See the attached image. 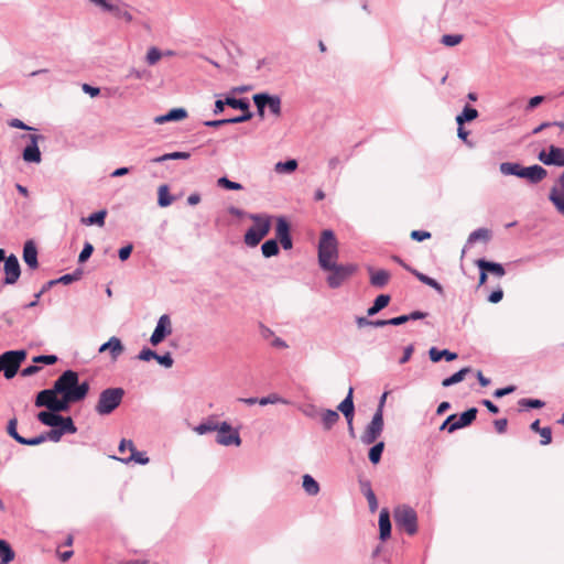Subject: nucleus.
I'll return each mask as SVG.
<instances>
[{"label":"nucleus","mask_w":564,"mask_h":564,"mask_svg":"<svg viewBox=\"0 0 564 564\" xmlns=\"http://www.w3.org/2000/svg\"><path fill=\"white\" fill-rule=\"evenodd\" d=\"M89 392V382H79L74 370H65L51 389L40 391L35 398V406L46 408L53 412H66L69 405L83 401Z\"/></svg>","instance_id":"nucleus-1"},{"label":"nucleus","mask_w":564,"mask_h":564,"mask_svg":"<svg viewBox=\"0 0 564 564\" xmlns=\"http://www.w3.org/2000/svg\"><path fill=\"white\" fill-rule=\"evenodd\" d=\"M338 256V242L334 231L330 229L323 230L318 242V264L321 269L330 268L333 262H337Z\"/></svg>","instance_id":"nucleus-2"},{"label":"nucleus","mask_w":564,"mask_h":564,"mask_svg":"<svg viewBox=\"0 0 564 564\" xmlns=\"http://www.w3.org/2000/svg\"><path fill=\"white\" fill-rule=\"evenodd\" d=\"M250 219L253 225L245 234V243L249 247H256L269 234L271 219L267 215L251 214Z\"/></svg>","instance_id":"nucleus-3"},{"label":"nucleus","mask_w":564,"mask_h":564,"mask_svg":"<svg viewBox=\"0 0 564 564\" xmlns=\"http://www.w3.org/2000/svg\"><path fill=\"white\" fill-rule=\"evenodd\" d=\"M123 397L124 390L122 388H107L100 392L95 411L99 415H108L120 405Z\"/></svg>","instance_id":"nucleus-4"},{"label":"nucleus","mask_w":564,"mask_h":564,"mask_svg":"<svg viewBox=\"0 0 564 564\" xmlns=\"http://www.w3.org/2000/svg\"><path fill=\"white\" fill-rule=\"evenodd\" d=\"M393 518L397 527L404 530L409 535L417 532V516L415 510L408 505H400L393 510Z\"/></svg>","instance_id":"nucleus-5"},{"label":"nucleus","mask_w":564,"mask_h":564,"mask_svg":"<svg viewBox=\"0 0 564 564\" xmlns=\"http://www.w3.org/2000/svg\"><path fill=\"white\" fill-rule=\"evenodd\" d=\"M104 12L112 14L116 19L123 20L127 23L132 22L133 17L130 13V6L122 0H89Z\"/></svg>","instance_id":"nucleus-6"},{"label":"nucleus","mask_w":564,"mask_h":564,"mask_svg":"<svg viewBox=\"0 0 564 564\" xmlns=\"http://www.w3.org/2000/svg\"><path fill=\"white\" fill-rule=\"evenodd\" d=\"M25 357L26 351L22 349L3 352L0 355V372L2 371L7 379H12Z\"/></svg>","instance_id":"nucleus-7"},{"label":"nucleus","mask_w":564,"mask_h":564,"mask_svg":"<svg viewBox=\"0 0 564 564\" xmlns=\"http://www.w3.org/2000/svg\"><path fill=\"white\" fill-rule=\"evenodd\" d=\"M322 270L329 272L326 279L328 286L337 289L357 271V265L352 263L338 264L337 262H333L330 268H323Z\"/></svg>","instance_id":"nucleus-8"},{"label":"nucleus","mask_w":564,"mask_h":564,"mask_svg":"<svg viewBox=\"0 0 564 564\" xmlns=\"http://www.w3.org/2000/svg\"><path fill=\"white\" fill-rule=\"evenodd\" d=\"M252 99L261 118L264 117L265 108H269L270 112L276 117L281 115V98L279 96L260 93L253 95Z\"/></svg>","instance_id":"nucleus-9"},{"label":"nucleus","mask_w":564,"mask_h":564,"mask_svg":"<svg viewBox=\"0 0 564 564\" xmlns=\"http://www.w3.org/2000/svg\"><path fill=\"white\" fill-rule=\"evenodd\" d=\"M477 412L478 411L476 408H470L463 412L459 417H457L455 414H452L443 422L441 430L446 429L448 433H453L456 430L468 426L473 423V421H475Z\"/></svg>","instance_id":"nucleus-10"},{"label":"nucleus","mask_w":564,"mask_h":564,"mask_svg":"<svg viewBox=\"0 0 564 564\" xmlns=\"http://www.w3.org/2000/svg\"><path fill=\"white\" fill-rule=\"evenodd\" d=\"M383 416H381L380 411H376L372 420L366 426L365 432L360 436V441L365 445L373 444L383 431Z\"/></svg>","instance_id":"nucleus-11"},{"label":"nucleus","mask_w":564,"mask_h":564,"mask_svg":"<svg viewBox=\"0 0 564 564\" xmlns=\"http://www.w3.org/2000/svg\"><path fill=\"white\" fill-rule=\"evenodd\" d=\"M216 442L224 446L236 445L239 446L241 444V438L238 430L232 429V426L227 422H221L217 429Z\"/></svg>","instance_id":"nucleus-12"},{"label":"nucleus","mask_w":564,"mask_h":564,"mask_svg":"<svg viewBox=\"0 0 564 564\" xmlns=\"http://www.w3.org/2000/svg\"><path fill=\"white\" fill-rule=\"evenodd\" d=\"M23 138L29 139V144L23 149L22 159L26 163L39 164L42 161V154L37 143L40 140H43L44 137L41 134H29L23 135Z\"/></svg>","instance_id":"nucleus-13"},{"label":"nucleus","mask_w":564,"mask_h":564,"mask_svg":"<svg viewBox=\"0 0 564 564\" xmlns=\"http://www.w3.org/2000/svg\"><path fill=\"white\" fill-rule=\"evenodd\" d=\"M4 279L3 284L12 285L15 284L21 275V267L18 258L14 254H10L3 265Z\"/></svg>","instance_id":"nucleus-14"},{"label":"nucleus","mask_w":564,"mask_h":564,"mask_svg":"<svg viewBox=\"0 0 564 564\" xmlns=\"http://www.w3.org/2000/svg\"><path fill=\"white\" fill-rule=\"evenodd\" d=\"M172 333V326H171V319L170 316L166 314H163L160 316L156 326L154 328V332L152 333L150 337V343L153 346L159 345L162 343L166 336H169Z\"/></svg>","instance_id":"nucleus-15"},{"label":"nucleus","mask_w":564,"mask_h":564,"mask_svg":"<svg viewBox=\"0 0 564 564\" xmlns=\"http://www.w3.org/2000/svg\"><path fill=\"white\" fill-rule=\"evenodd\" d=\"M539 160L545 165L564 166V149L555 145L549 148V153L541 151Z\"/></svg>","instance_id":"nucleus-16"},{"label":"nucleus","mask_w":564,"mask_h":564,"mask_svg":"<svg viewBox=\"0 0 564 564\" xmlns=\"http://www.w3.org/2000/svg\"><path fill=\"white\" fill-rule=\"evenodd\" d=\"M367 271L370 276V279H369L370 284L377 289H381V288L386 286L391 278V274L388 270H383V269L376 270L372 267H368Z\"/></svg>","instance_id":"nucleus-17"},{"label":"nucleus","mask_w":564,"mask_h":564,"mask_svg":"<svg viewBox=\"0 0 564 564\" xmlns=\"http://www.w3.org/2000/svg\"><path fill=\"white\" fill-rule=\"evenodd\" d=\"M107 350L110 351L112 360H117L118 357L123 352L124 347L120 338L112 336L108 339V341L104 343L98 349L99 352H105Z\"/></svg>","instance_id":"nucleus-18"},{"label":"nucleus","mask_w":564,"mask_h":564,"mask_svg":"<svg viewBox=\"0 0 564 564\" xmlns=\"http://www.w3.org/2000/svg\"><path fill=\"white\" fill-rule=\"evenodd\" d=\"M547 175V171L541 165L534 164L524 169L523 177L531 184H538Z\"/></svg>","instance_id":"nucleus-19"},{"label":"nucleus","mask_w":564,"mask_h":564,"mask_svg":"<svg viewBox=\"0 0 564 564\" xmlns=\"http://www.w3.org/2000/svg\"><path fill=\"white\" fill-rule=\"evenodd\" d=\"M23 261L32 270H35L39 267L37 249H36L35 243L32 240H29L24 243Z\"/></svg>","instance_id":"nucleus-20"},{"label":"nucleus","mask_w":564,"mask_h":564,"mask_svg":"<svg viewBox=\"0 0 564 564\" xmlns=\"http://www.w3.org/2000/svg\"><path fill=\"white\" fill-rule=\"evenodd\" d=\"M187 117V111L184 108H173L165 115H161L154 118V122L162 124L169 121H180Z\"/></svg>","instance_id":"nucleus-21"},{"label":"nucleus","mask_w":564,"mask_h":564,"mask_svg":"<svg viewBox=\"0 0 564 564\" xmlns=\"http://www.w3.org/2000/svg\"><path fill=\"white\" fill-rule=\"evenodd\" d=\"M475 264L478 267V269L486 270L487 272H490L499 278L503 276L506 274V270L501 263L488 261L484 258L477 259L475 261Z\"/></svg>","instance_id":"nucleus-22"},{"label":"nucleus","mask_w":564,"mask_h":564,"mask_svg":"<svg viewBox=\"0 0 564 564\" xmlns=\"http://www.w3.org/2000/svg\"><path fill=\"white\" fill-rule=\"evenodd\" d=\"M59 413L61 412H53L47 409V411H41L37 414V420L46 426L57 427L63 421V416Z\"/></svg>","instance_id":"nucleus-23"},{"label":"nucleus","mask_w":564,"mask_h":564,"mask_svg":"<svg viewBox=\"0 0 564 564\" xmlns=\"http://www.w3.org/2000/svg\"><path fill=\"white\" fill-rule=\"evenodd\" d=\"M379 532L382 541L388 540L391 536V521L390 514L387 509H382L379 514Z\"/></svg>","instance_id":"nucleus-24"},{"label":"nucleus","mask_w":564,"mask_h":564,"mask_svg":"<svg viewBox=\"0 0 564 564\" xmlns=\"http://www.w3.org/2000/svg\"><path fill=\"white\" fill-rule=\"evenodd\" d=\"M352 388H349L346 398L339 403L338 411H340L347 421L354 420V400H352Z\"/></svg>","instance_id":"nucleus-25"},{"label":"nucleus","mask_w":564,"mask_h":564,"mask_svg":"<svg viewBox=\"0 0 564 564\" xmlns=\"http://www.w3.org/2000/svg\"><path fill=\"white\" fill-rule=\"evenodd\" d=\"M80 276H82V271L80 270H76L73 273H67V274H64V275L59 276L58 279H54V280L47 281L44 284V290H51L54 285H56L58 283H62V284H65V285L70 284V283L79 280Z\"/></svg>","instance_id":"nucleus-26"},{"label":"nucleus","mask_w":564,"mask_h":564,"mask_svg":"<svg viewBox=\"0 0 564 564\" xmlns=\"http://www.w3.org/2000/svg\"><path fill=\"white\" fill-rule=\"evenodd\" d=\"M524 169H525L524 166H522L520 163H516V162H502L499 165V170H500L501 174L513 175V176H517L520 178L523 177Z\"/></svg>","instance_id":"nucleus-27"},{"label":"nucleus","mask_w":564,"mask_h":564,"mask_svg":"<svg viewBox=\"0 0 564 564\" xmlns=\"http://www.w3.org/2000/svg\"><path fill=\"white\" fill-rule=\"evenodd\" d=\"M111 458L117 459L123 464H130L131 462H134L140 465H147L149 463V457L147 454L144 452L137 451L135 447L128 457L111 456Z\"/></svg>","instance_id":"nucleus-28"},{"label":"nucleus","mask_w":564,"mask_h":564,"mask_svg":"<svg viewBox=\"0 0 564 564\" xmlns=\"http://www.w3.org/2000/svg\"><path fill=\"white\" fill-rule=\"evenodd\" d=\"M429 356H430V359L433 361V362H438L441 361L443 358L447 361H453L457 358V354L456 352H453L448 349H443V350H440L437 349L436 347H432L430 348L429 350Z\"/></svg>","instance_id":"nucleus-29"},{"label":"nucleus","mask_w":564,"mask_h":564,"mask_svg":"<svg viewBox=\"0 0 564 564\" xmlns=\"http://www.w3.org/2000/svg\"><path fill=\"white\" fill-rule=\"evenodd\" d=\"M549 199L552 202V204L555 206L556 210L564 216V192L560 187H552Z\"/></svg>","instance_id":"nucleus-30"},{"label":"nucleus","mask_w":564,"mask_h":564,"mask_svg":"<svg viewBox=\"0 0 564 564\" xmlns=\"http://www.w3.org/2000/svg\"><path fill=\"white\" fill-rule=\"evenodd\" d=\"M220 423L216 422L214 416L208 417L206 421L196 425L193 430L198 435H205L210 432L217 431Z\"/></svg>","instance_id":"nucleus-31"},{"label":"nucleus","mask_w":564,"mask_h":564,"mask_svg":"<svg viewBox=\"0 0 564 564\" xmlns=\"http://www.w3.org/2000/svg\"><path fill=\"white\" fill-rule=\"evenodd\" d=\"M411 273L422 283L433 288L438 294H443V286L433 278L417 271L411 270Z\"/></svg>","instance_id":"nucleus-32"},{"label":"nucleus","mask_w":564,"mask_h":564,"mask_svg":"<svg viewBox=\"0 0 564 564\" xmlns=\"http://www.w3.org/2000/svg\"><path fill=\"white\" fill-rule=\"evenodd\" d=\"M390 302V295L388 294H380L376 297L373 301V304L368 308L367 314L368 316H373L377 313H379L381 310H383L386 306H388Z\"/></svg>","instance_id":"nucleus-33"},{"label":"nucleus","mask_w":564,"mask_h":564,"mask_svg":"<svg viewBox=\"0 0 564 564\" xmlns=\"http://www.w3.org/2000/svg\"><path fill=\"white\" fill-rule=\"evenodd\" d=\"M302 487L312 497L318 495L321 490L319 484L308 474L303 476Z\"/></svg>","instance_id":"nucleus-34"},{"label":"nucleus","mask_w":564,"mask_h":564,"mask_svg":"<svg viewBox=\"0 0 564 564\" xmlns=\"http://www.w3.org/2000/svg\"><path fill=\"white\" fill-rule=\"evenodd\" d=\"M324 430H330L338 421L339 414L335 410H324L321 413Z\"/></svg>","instance_id":"nucleus-35"},{"label":"nucleus","mask_w":564,"mask_h":564,"mask_svg":"<svg viewBox=\"0 0 564 564\" xmlns=\"http://www.w3.org/2000/svg\"><path fill=\"white\" fill-rule=\"evenodd\" d=\"M477 109L470 107L469 105H466L463 109V111L457 115L456 117V123L458 126H463L465 122H469L475 120L478 117Z\"/></svg>","instance_id":"nucleus-36"},{"label":"nucleus","mask_w":564,"mask_h":564,"mask_svg":"<svg viewBox=\"0 0 564 564\" xmlns=\"http://www.w3.org/2000/svg\"><path fill=\"white\" fill-rule=\"evenodd\" d=\"M106 216H107V210L101 209L96 213H93L91 215H89L86 218H83L82 223L87 226L97 225L99 227H102L105 225Z\"/></svg>","instance_id":"nucleus-37"},{"label":"nucleus","mask_w":564,"mask_h":564,"mask_svg":"<svg viewBox=\"0 0 564 564\" xmlns=\"http://www.w3.org/2000/svg\"><path fill=\"white\" fill-rule=\"evenodd\" d=\"M470 371H471V369L469 367L462 368L460 370H458L457 372L453 373L448 378H445L442 381V386L445 387V388L454 386V384L463 381L465 376L467 373H469Z\"/></svg>","instance_id":"nucleus-38"},{"label":"nucleus","mask_w":564,"mask_h":564,"mask_svg":"<svg viewBox=\"0 0 564 564\" xmlns=\"http://www.w3.org/2000/svg\"><path fill=\"white\" fill-rule=\"evenodd\" d=\"M0 558L1 564H8L14 558L13 550L11 549L10 544L4 540H0Z\"/></svg>","instance_id":"nucleus-39"},{"label":"nucleus","mask_w":564,"mask_h":564,"mask_svg":"<svg viewBox=\"0 0 564 564\" xmlns=\"http://www.w3.org/2000/svg\"><path fill=\"white\" fill-rule=\"evenodd\" d=\"M191 156L188 152H171L151 160L153 163H162L169 160H187Z\"/></svg>","instance_id":"nucleus-40"},{"label":"nucleus","mask_w":564,"mask_h":564,"mask_svg":"<svg viewBox=\"0 0 564 564\" xmlns=\"http://www.w3.org/2000/svg\"><path fill=\"white\" fill-rule=\"evenodd\" d=\"M158 194V205L160 207H167L173 203V197L169 194V186L166 184L159 187Z\"/></svg>","instance_id":"nucleus-41"},{"label":"nucleus","mask_w":564,"mask_h":564,"mask_svg":"<svg viewBox=\"0 0 564 564\" xmlns=\"http://www.w3.org/2000/svg\"><path fill=\"white\" fill-rule=\"evenodd\" d=\"M262 254L265 258L276 256L279 253V245L275 239H269L261 246Z\"/></svg>","instance_id":"nucleus-42"},{"label":"nucleus","mask_w":564,"mask_h":564,"mask_svg":"<svg viewBox=\"0 0 564 564\" xmlns=\"http://www.w3.org/2000/svg\"><path fill=\"white\" fill-rule=\"evenodd\" d=\"M383 449H384V443L383 442H378L376 443L370 449H369V453H368V457H369V460L373 464V465H377L380 459H381V456H382V453H383Z\"/></svg>","instance_id":"nucleus-43"},{"label":"nucleus","mask_w":564,"mask_h":564,"mask_svg":"<svg viewBox=\"0 0 564 564\" xmlns=\"http://www.w3.org/2000/svg\"><path fill=\"white\" fill-rule=\"evenodd\" d=\"M297 167V161L294 159H290L284 162H278L274 166L276 173H291L294 172Z\"/></svg>","instance_id":"nucleus-44"},{"label":"nucleus","mask_w":564,"mask_h":564,"mask_svg":"<svg viewBox=\"0 0 564 564\" xmlns=\"http://www.w3.org/2000/svg\"><path fill=\"white\" fill-rule=\"evenodd\" d=\"M489 238H490V232H489L488 229H486V228H478V229L474 230L468 236L467 243L473 245V243H475L478 240L487 241V240H489Z\"/></svg>","instance_id":"nucleus-45"},{"label":"nucleus","mask_w":564,"mask_h":564,"mask_svg":"<svg viewBox=\"0 0 564 564\" xmlns=\"http://www.w3.org/2000/svg\"><path fill=\"white\" fill-rule=\"evenodd\" d=\"M289 404V401L282 397H280L278 393H270L267 397H262L259 399L260 405H268V404Z\"/></svg>","instance_id":"nucleus-46"},{"label":"nucleus","mask_w":564,"mask_h":564,"mask_svg":"<svg viewBox=\"0 0 564 564\" xmlns=\"http://www.w3.org/2000/svg\"><path fill=\"white\" fill-rule=\"evenodd\" d=\"M62 434H74L77 432V427L74 424V421L70 416H63L62 423L57 426Z\"/></svg>","instance_id":"nucleus-47"},{"label":"nucleus","mask_w":564,"mask_h":564,"mask_svg":"<svg viewBox=\"0 0 564 564\" xmlns=\"http://www.w3.org/2000/svg\"><path fill=\"white\" fill-rule=\"evenodd\" d=\"M226 102H227V106L235 108V109H240V110L249 109V101L245 98L237 99L234 97H227Z\"/></svg>","instance_id":"nucleus-48"},{"label":"nucleus","mask_w":564,"mask_h":564,"mask_svg":"<svg viewBox=\"0 0 564 564\" xmlns=\"http://www.w3.org/2000/svg\"><path fill=\"white\" fill-rule=\"evenodd\" d=\"M275 232L279 239L290 235L289 223L283 217L278 218Z\"/></svg>","instance_id":"nucleus-49"},{"label":"nucleus","mask_w":564,"mask_h":564,"mask_svg":"<svg viewBox=\"0 0 564 564\" xmlns=\"http://www.w3.org/2000/svg\"><path fill=\"white\" fill-rule=\"evenodd\" d=\"M217 183L220 187H224L226 189H230V191L242 189V185L240 183L232 182L229 178H227L226 176L218 178Z\"/></svg>","instance_id":"nucleus-50"},{"label":"nucleus","mask_w":564,"mask_h":564,"mask_svg":"<svg viewBox=\"0 0 564 564\" xmlns=\"http://www.w3.org/2000/svg\"><path fill=\"white\" fill-rule=\"evenodd\" d=\"M17 426H18V420L15 417L9 420L8 426H7V432L15 442H18L20 444V440H22L23 436H21L18 433Z\"/></svg>","instance_id":"nucleus-51"},{"label":"nucleus","mask_w":564,"mask_h":564,"mask_svg":"<svg viewBox=\"0 0 564 564\" xmlns=\"http://www.w3.org/2000/svg\"><path fill=\"white\" fill-rule=\"evenodd\" d=\"M463 40V36L459 34H445L442 36L441 43L446 46H455L459 44Z\"/></svg>","instance_id":"nucleus-52"},{"label":"nucleus","mask_w":564,"mask_h":564,"mask_svg":"<svg viewBox=\"0 0 564 564\" xmlns=\"http://www.w3.org/2000/svg\"><path fill=\"white\" fill-rule=\"evenodd\" d=\"M300 410L305 416L310 419H315L321 413L318 408L312 403L302 405Z\"/></svg>","instance_id":"nucleus-53"},{"label":"nucleus","mask_w":564,"mask_h":564,"mask_svg":"<svg viewBox=\"0 0 564 564\" xmlns=\"http://www.w3.org/2000/svg\"><path fill=\"white\" fill-rule=\"evenodd\" d=\"M519 405L521 408L540 409L544 406V402L539 399H521Z\"/></svg>","instance_id":"nucleus-54"},{"label":"nucleus","mask_w":564,"mask_h":564,"mask_svg":"<svg viewBox=\"0 0 564 564\" xmlns=\"http://www.w3.org/2000/svg\"><path fill=\"white\" fill-rule=\"evenodd\" d=\"M161 57H162V53L159 48H156V47L149 48V51L147 53V62L149 65L156 64Z\"/></svg>","instance_id":"nucleus-55"},{"label":"nucleus","mask_w":564,"mask_h":564,"mask_svg":"<svg viewBox=\"0 0 564 564\" xmlns=\"http://www.w3.org/2000/svg\"><path fill=\"white\" fill-rule=\"evenodd\" d=\"M43 435L45 437V442L51 441L54 443L59 442L63 436V434L58 427H52V430L44 432Z\"/></svg>","instance_id":"nucleus-56"},{"label":"nucleus","mask_w":564,"mask_h":564,"mask_svg":"<svg viewBox=\"0 0 564 564\" xmlns=\"http://www.w3.org/2000/svg\"><path fill=\"white\" fill-rule=\"evenodd\" d=\"M57 361L55 355H39L33 358L34 364L54 365Z\"/></svg>","instance_id":"nucleus-57"},{"label":"nucleus","mask_w":564,"mask_h":564,"mask_svg":"<svg viewBox=\"0 0 564 564\" xmlns=\"http://www.w3.org/2000/svg\"><path fill=\"white\" fill-rule=\"evenodd\" d=\"M93 251H94L93 245L89 242H86L83 250L80 251V253L78 256V262L84 263L85 261H87L89 259V257L91 256Z\"/></svg>","instance_id":"nucleus-58"},{"label":"nucleus","mask_w":564,"mask_h":564,"mask_svg":"<svg viewBox=\"0 0 564 564\" xmlns=\"http://www.w3.org/2000/svg\"><path fill=\"white\" fill-rule=\"evenodd\" d=\"M155 360L165 368H171L174 364L170 352H165L164 355L156 354Z\"/></svg>","instance_id":"nucleus-59"},{"label":"nucleus","mask_w":564,"mask_h":564,"mask_svg":"<svg viewBox=\"0 0 564 564\" xmlns=\"http://www.w3.org/2000/svg\"><path fill=\"white\" fill-rule=\"evenodd\" d=\"M539 434L541 436V441H540L541 445H547V444H550L552 442V431H551V427H549V426L542 427L539 431Z\"/></svg>","instance_id":"nucleus-60"},{"label":"nucleus","mask_w":564,"mask_h":564,"mask_svg":"<svg viewBox=\"0 0 564 564\" xmlns=\"http://www.w3.org/2000/svg\"><path fill=\"white\" fill-rule=\"evenodd\" d=\"M44 442H45V437H44L43 433L35 437H32V438L23 437L22 440H20V444L29 445V446L40 445Z\"/></svg>","instance_id":"nucleus-61"},{"label":"nucleus","mask_w":564,"mask_h":564,"mask_svg":"<svg viewBox=\"0 0 564 564\" xmlns=\"http://www.w3.org/2000/svg\"><path fill=\"white\" fill-rule=\"evenodd\" d=\"M243 113L242 115H239L238 117H234V118H228V121L229 123H241V122H245V121H248L252 118V112H250V110H242Z\"/></svg>","instance_id":"nucleus-62"},{"label":"nucleus","mask_w":564,"mask_h":564,"mask_svg":"<svg viewBox=\"0 0 564 564\" xmlns=\"http://www.w3.org/2000/svg\"><path fill=\"white\" fill-rule=\"evenodd\" d=\"M138 358L143 361H150L156 358V352L150 348L144 347L138 355Z\"/></svg>","instance_id":"nucleus-63"},{"label":"nucleus","mask_w":564,"mask_h":564,"mask_svg":"<svg viewBox=\"0 0 564 564\" xmlns=\"http://www.w3.org/2000/svg\"><path fill=\"white\" fill-rule=\"evenodd\" d=\"M365 497L368 501L369 509L373 512L378 508V500L372 489H369V492H365Z\"/></svg>","instance_id":"nucleus-64"}]
</instances>
